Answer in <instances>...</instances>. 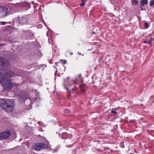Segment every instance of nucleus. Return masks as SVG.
<instances>
[{"instance_id": "9d476101", "label": "nucleus", "mask_w": 154, "mask_h": 154, "mask_svg": "<svg viewBox=\"0 0 154 154\" xmlns=\"http://www.w3.org/2000/svg\"><path fill=\"white\" fill-rule=\"evenodd\" d=\"M140 3L142 6H143L145 4L147 5L148 3V2L146 0H142L141 1Z\"/></svg>"}, {"instance_id": "20e7f679", "label": "nucleus", "mask_w": 154, "mask_h": 154, "mask_svg": "<svg viewBox=\"0 0 154 154\" xmlns=\"http://www.w3.org/2000/svg\"><path fill=\"white\" fill-rule=\"evenodd\" d=\"M9 11L8 8L5 6H0V17H4L8 16Z\"/></svg>"}, {"instance_id": "412c9836", "label": "nucleus", "mask_w": 154, "mask_h": 154, "mask_svg": "<svg viewBox=\"0 0 154 154\" xmlns=\"http://www.w3.org/2000/svg\"><path fill=\"white\" fill-rule=\"evenodd\" d=\"M92 33H93V34H95V32H94L93 31V32H92Z\"/></svg>"}, {"instance_id": "f257e3e1", "label": "nucleus", "mask_w": 154, "mask_h": 154, "mask_svg": "<svg viewBox=\"0 0 154 154\" xmlns=\"http://www.w3.org/2000/svg\"><path fill=\"white\" fill-rule=\"evenodd\" d=\"M0 106L5 111L8 112H12L14 107L13 103L9 100L0 99Z\"/></svg>"}, {"instance_id": "0eeeda50", "label": "nucleus", "mask_w": 154, "mask_h": 154, "mask_svg": "<svg viewBox=\"0 0 154 154\" xmlns=\"http://www.w3.org/2000/svg\"><path fill=\"white\" fill-rule=\"evenodd\" d=\"M9 64V62L5 58L0 57V66H7Z\"/></svg>"}, {"instance_id": "6ab92c4d", "label": "nucleus", "mask_w": 154, "mask_h": 154, "mask_svg": "<svg viewBox=\"0 0 154 154\" xmlns=\"http://www.w3.org/2000/svg\"><path fill=\"white\" fill-rule=\"evenodd\" d=\"M70 54L71 55H72L73 54V53L72 52H70Z\"/></svg>"}, {"instance_id": "39448f33", "label": "nucleus", "mask_w": 154, "mask_h": 154, "mask_svg": "<svg viewBox=\"0 0 154 154\" xmlns=\"http://www.w3.org/2000/svg\"><path fill=\"white\" fill-rule=\"evenodd\" d=\"M48 148V146L47 145L42 143H37L32 146V149L36 151H40L43 149Z\"/></svg>"}, {"instance_id": "5701e85b", "label": "nucleus", "mask_w": 154, "mask_h": 154, "mask_svg": "<svg viewBox=\"0 0 154 154\" xmlns=\"http://www.w3.org/2000/svg\"><path fill=\"white\" fill-rule=\"evenodd\" d=\"M154 132V131H152V132Z\"/></svg>"}, {"instance_id": "6e6552de", "label": "nucleus", "mask_w": 154, "mask_h": 154, "mask_svg": "<svg viewBox=\"0 0 154 154\" xmlns=\"http://www.w3.org/2000/svg\"><path fill=\"white\" fill-rule=\"evenodd\" d=\"M18 19L19 23L21 24L26 23L28 20L27 17H18Z\"/></svg>"}, {"instance_id": "f3484780", "label": "nucleus", "mask_w": 154, "mask_h": 154, "mask_svg": "<svg viewBox=\"0 0 154 154\" xmlns=\"http://www.w3.org/2000/svg\"><path fill=\"white\" fill-rule=\"evenodd\" d=\"M152 38H151L150 39V40L148 42L150 44H152Z\"/></svg>"}, {"instance_id": "ddd939ff", "label": "nucleus", "mask_w": 154, "mask_h": 154, "mask_svg": "<svg viewBox=\"0 0 154 154\" xmlns=\"http://www.w3.org/2000/svg\"><path fill=\"white\" fill-rule=\"evenodd\" d=\"M150 6L151 7L154 5V0H151L150 2Z\"/></svg>"}, {"instance_id": "9b49d317", "label": "nucleus", "mask_w": 154, "mask_h": 154, "mask_svg": "<svg viewBox=\"0 0 154 154\" xmlns=\"http://www.w3.org/2000/svg\"><path fill=\"white\" fill-rule=\"evenodd\" d=\"M133 5H136L138 2V0H132Z\"/></svg>"}, {"instance_id": "f8f14e48", "label": "nucleus", "mask_w": 154, "mask_h": 154, "mask_svg": "<svg viewBox=\"0 0 154 154\" xmlns=\"http://www.w3.org/2000/svg\"><path fill=\"white\" fill-rule=\"evenodd\" d=\"M82 3L80 4V5L81 7H83L85 5V0H81Z\"/></svg>"}, {"instance_id": "1a4fd4ad", "label": "nucleus", "mask_w": 154, "mask_h": 154, "mask_svg": "<svg viewBox=\"0 0 154 154\" xmlns=\"http://www.w3.org/2000/svg\"><path fill=\"white\" fill-rule=\"evenodd\" d=\"M62 138L63 139H66L68 138V134L66 132H63L62 134Z\"/></svg>"}, {"instance_id": "f03ea898", "label": "nucleus", "mask_w": 154, "mask_h": 154, "mask_svg": "<svg viewBox=\"0 0 154 154\" xmlns=\"http://www.w3.org/2000/svg\"><path fill=\"white\" fill-rule=\"evenodd\" d=\"M0 83L2 84L4 88L7 91L11 90L14 86L10 78H5L4 76L0 77Z\"/></svg>"}, {"instance_id": "dca6fc26", "label": "nucleus", "mask_w": 154, "mask_h": 154, "mask_svg": "<svg viewBox=\"0 0 154 154\" xmlns=\"http://www.w3.org/2000/svg\"><path fill=\"white\" fill-rule=\"evenodd\" d=\"M111 113H115V114H116V109H113L111 111Z\"/></svg>"}, {"instance_id": "2eb2a0df", "label": "nucleus", "mask_w": 154, "mask_h": 154, "mask_svg": "<svg viewBox=\"0 0 154 154\" xmlns=\"http://www.w3.org/2000/svg\"><path fill=\"white\" fill-rule=\"evenodd\" d=\"M144 27L146 28H147L149 27L148 24V23H144Z\"/></svg>"}, {"instance_id": "423d86ee", "label": "nucleus", "mask_w": 154, "mask_h": 154, "mask_svg": "<svg viewBox=\"0 0 154 154\" xmlns=\"http://www.w3.org/2000/svg\"><path fill=\"white\" fill-rule=\"evenodd\" d=\"M10 134V133L9 131H6L4 132L1 133V139H6L9 138Z\"/></svg>"}, {"instance_id": "a211bd4d", "label": "nucleus", "mask_w": 154, "mask_h": 154, "mask_svg": "<svg viewBox=\"0 0 154 154\" xmlns=\"http://www.w3.org/2000/svg\"><path fill=\"white\" fill-rule=\"evenodd\" d=\"M1 23L3 25H5L6 24V23L5 22H2Z\"/></svg>"}, {"instance_id": "7ed1b4c3", "label": "nucleus", "mask_w": 154, "mask_h": 154, "mask_svg": "<svg viewBox=\"0 0 154 154\" xmlns=\"http://www.w3.org/2000/svg\"><path fill=\"white\" fill-rule=\"evenodd\" d=\"M15 75V73L11 71L3 68L0 69V77L4 76L5 78H6V76L9 78Z\"/></svg>"}, {"instance_id": "aec40b11", "label": "nucleus", "mask_w": 154, "mask_h": 154, "mask_svg": "<svg viewBox=\"0 0 154 154\" xmlns=\"http://www.w3.org/2000/svg\"><path fill=\"white\" fill-rule=\"evenodd\" d=\"M1 133H0V139H1Z\"/></svg>"}, {"instance_id": "4468645a", "label": "nucleus", "mask_w": 154, "mask_h": 154, "mask_svg": "<svg viewBox=\"0 0 154 154\" xmlns=\"http://www.w3.org/2000/svg\"><path fill=\"white\" fill-rule=\"evenodd\" d=\"M5 45L6 44L4 43H0V49L4 47Z\"/></svg>"}, {"instance_id": "4be33fe9", "label": "nucleus", "mask_w": 154, "mask_h": 154, "mask_svg": "<svg viewBox=\"0 0 154 154\" xmlns=\"http://www.w3.org/2000/svg\"><path fill=\"white\" fill-rule=\"evenodd\" d=\"M143 42L144 43H146V42L145 41H143Z\"/></svg>"}]
</instances>
